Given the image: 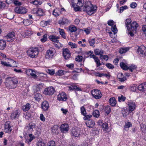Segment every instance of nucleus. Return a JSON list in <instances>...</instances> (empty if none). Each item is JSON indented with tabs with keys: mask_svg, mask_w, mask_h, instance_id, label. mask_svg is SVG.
Here are the masks:
<instances>
[{
	"mask_svg": "<svg viewBox=\"0 0 146 146\" xmlns=\"http://www.w3.org/2000/svg\"><path fill=\"white\" fill-rule=\"evenodd\" d=\"M18 82L17 78L13 77H9L6 78L5 84L7 88L9 89H14L17 86Z\"/></svg>",
	"mask_w": 146,
	"mask_h": 146,
	"instance_id": "f257e3e1",
	"label": "nucleus"
},
{
	"mask_svg": "<svg viewBox=\"0 0 146 146\" xmlns=\"http://www.w3.org/2000/svg\"><path fill=\"white\" fill-rule=\"evenodd\" d=\"M83 10L86 11L88 15H91L96 12L97 7L92 5L90 2L87 1L85 3Z\"/></svg>",
	"mask_w": 146,
	"mask_h": 146,
	"instance_id": "f03ea898",
	"label": "nucleus"
},
{
	"mask_svg": "<svg viewBox=\"0 0 146 146\" xmlns=\"http://www.w3.org/2000/svg\"><path fill=\"white\" fill-rule=\"evenodd\" d=\"M127 105L128 111L127 110H124L122 112L123 116H127L134 111L135 108V104L134 102L132 101L128 102L127 103Z\"/></svg>",
	"mask_w": 146,
	"mask_h": 146,
	"instance_id": "7ed1b4c3",
	"label": "nucleus"
},
{
	"mask_svg": "<svg viewBox=\"0 0 146 146\" xmlns=\"http://www.w3.org/2000/svg\"><path fill=\"white\" fill-rule=\"evenodd\" d=\"M28 56L31 58L36 57L38 54V51L37 48H31L27 51Z\"/></svg>",
	"mask_w": 146,
	"mask_h": 146,
	"instance_id": "20e7f679",
	"label": "nucleus"
},
{
	"mask_svg": "<svg viewBox=\"0 0 146 146\" xmlns=\"http://www.w3.org/2000/svg\"><path fill=\"white\" fill-rule=\"evenodd\" d=\"M72 2L74 6H76L75 9L77 11H78L83 5L81 0H72Z\"/></svg>",
	"mask_w": 146,
	"mask_h": 146,
	"instance_id": "39448f33",
	"label": "nucleus"
},
{
	"mask_svg": "<svg viewBox=\"0 0 146 146\" xmlns=\"http://www.w3.org/2000/svg\"><path fill=\"white\" fill-rule=\"evenodd\" d=\"M137 51L141 57H145L146 56V48L145 46H141L139 47Z\"/></svg>",
	"mask_w": 146,
	"mask_h": 146,
	"instance_id": "423d86ee",
	"label": "nucleus"
},
{
	"mask_svg": "<svg viewBox=\"0 0 146 146\" xmlns=\"http://www.w3.org/2000/svg\"><path fill=\"white\" fill-rule=\"evenodd\" d=\"M91 93L93 96L96 99H100L102 97L101 92L98 90L94 89L92 90Z\"/></svg>",
	"mask_w": 146,
	"mask_h": 146,
	"instance_id": "0eeeda50",
	"label": "nucleus"
},
{
	"mask_svg": "<svg viewBox=\"0 0 146 146\" xmlns=\"http://www.w3.org/2000/svg\"><path fill=\"white\" fill-rule=\"evenodd\" d=\"M20 113V111L19 110L13 111L10 116L11 119L12 120L18 119L19 117Z\"/></svg>",
	"mask_w": 146,
	"mask_h": 146,
	"instance_id": "6e6552de",
	"label": "nucleus"
},
{
	"mask_svg": "<svg viewBox=\"0 0 146 146\" xmlns=\"http://www.w3.org/2000/svg\"><path fill=\"white\" fill-rule=\"evenodd\" d=\"M55 90L52 87H50L46 88L44 93L46 95H53L54 93Z\"/></svg>",
	"mask_w": 146,
	"mask_h": 146,
	"instance_id": "1a4fd4ad",
	"label": "nucleus"
},
{
	"mask_svg": "<svg viewBox=\"0 0 146 146\" xmlns=\"http://www.w3.org/2000/svg\"><path fill=\"white\" fill-rule=\"evenodd\" d=\"M15 33L13 32H12L9 33L5 36V38L7 39L8 42H11L13 41L15 38Z\"/></svg>",
	"mask_w": 146,
	"mask_h": 146,
	"instance_id": "9d476101",
	"label": "nucleus"
},
{
	"mask_svg": "<svg viewBox=\"0 0 146 146\" xmlns=\"http://www.w3.org/2000/svg\"><path fill=\"white\" fill-rule=\"evenodd\" d=\"M15 12L19 14H25L27 13L26 8L22 7H16L15 9Z\"/></svg>",
	"mask_w": 146,
	"mask_h": 146,
	"instance_id": "9b49d317",
	"label": "nucleus"
},
{
	"mask_svg": "<svg viewBox=\"0 0 146 146\" xmlns=\"http://www.w3.org/2000/svg\"><path fill=\"white\" fill-rule=\"evenodd\" d=\"M63 55L66 60H68L70 57V53L68 48H66L63 50Z\"/></svg>",
	"mask_w": 146,
	"mask_h": 146,
	"instance_id": "f8f14e48",
	"label": "nucleus"
},
{
	"mask_svg": "<svg viewBox=\"0 0 146 146\" xmlns=\"http://www.w3.org/2000/svg\"><path fill=\"white\" fill-rule=\"evenodd\" d=\"M60 128L62 133H66L69 130V126L66 123H64L61 125Z\"/></svg>",
	"mask_w": 146,
	"mask_h": 146,
	"instance_id": "ddd939ff",
	"label": "nucleus"
},
{
	"mask_svg": "<svg viewBox=\"0 0 146 146\" xmlns=\"http://www.w3.org/2000/svg\"><path fill=\"white\" fill-rule=\"evenodd\" d=\"M70 20L65 18L60 19L58 21V24L61 25H67L70 24Z\"/></svg>",
	"mask_w": 146,
	"mask_h": 146,
	"instance_id": "4468645a",
	"label": "nucleus"
},
{
	"mask_svg": "<svg viewBox=\"0 0 146 146\" xmlns=\"http://www.w3.org/2000/svg\"><path fill=\"white\" fill-rule=\"evenodd\" d=\"M67 99V96L66 94L64 92L60 93L58 95V100L59 101H65Z\"/></svg>",
	"mask_w": 146,
	"mask_h": 146,
	"instance_id": "2eb2a0df",
	"label": "nucleus"
},
{
	"mask_svg": "<svg viewBox=\"0 0 146 146\" xmlns=\"http://www.w3.org/2000/svg\"><path fill=\"white\" fill-rule=\"evenodd\" d=\"M49 49L47 50L45 54V58L48 59H51L52 58L54 55L53 51L52 50Z\"/></svg>",
	"mask_w": 146,
	"mask_h": 146,
	"instance_id": "dca6fc26",
	"label": "nucleus"
},
{
	"mask_svg": "<svg viewBox=\"0 0 146 146\" xmlns=\"http://www.w3.org/2000/svg\"><path fill=\"white\" fill-rule=\"evenodd\" d=\"M4 126L5 131L6 133H9L12 130L10 122L9 121H7L6 122Z\"/></svg>",
	"mask_w": 146,
	"mask_h": 146,
	"instance_id": "f3484780",
	"label": "nucleus"
},
{
	"mask_svg": "<svg viewBox=\"0 0 146 146\" xmlns=\"http://www.w3.org/2000/svg\"><path fill=\"white\" fill-rule=\"evenodd\" d=\"M26 73L28 76H31L34 78H36V75L35 71L31 69H28L26 71Z\"/></svg>",
	"mask_w": 146,
	"mask_h": 146,
	"instance_id": "a211bd4d",
	"label": "nucleus"
},
{
	"mask_svg": "<svg viewBox=\"0 0 146 146\" xmlns=\"http://www.w3.org/2000/svg\"><path fill=\"white\" fill-rule=\"evenodd\" d=\"M41 108L44 111H47L49 108V104L48 102L46 101H44L41 104Z\"/></svg>",
	"mask_w": 146,
	"mask_h": 146,
	"instance_id": "6ab92c4d",
	"label": "nucleus"
},
{
	"mask_svg": "<svg viewBox=\"0 0 146 146\" xmlns=\"http://www.w3.org/2000/svg\"><path fill=\"white\" fill-rule=\"evenodd\" d=\"M9 67H15L17 66L16 61L11 59H8Z\"/></svg>",
	"mask_w": 146,
	"mask_h": 146,
	"instance_id": "aec40b11",
	"label": "nucleus"
},
{
	"mask_svg": "<svg viewBox=\"0 0 146 146\" xmlns=\"http://www.w3.org/2000/svg\"><path fill=\"white\" fill-rule=\"evenodd\" d=\"M72 135L75 137H78L80 135V131L79 130L73 128L72 131Z\"/></svg>",
	"mask_w": 146,
	"mask_h": 146,
	"instance_id": "412c9836",
	"label": "nucleus"
},
{
	"mask_svg": "<svg viewBox=\"0 0 146 146\" xmlns=\"http://www.w3.org/2000/svg\"><path fill=\"white\" fill-rule=\"evenodd\" d=\"M138 26V24L135 21L133 22L131 25L130 27V29L133 31V32H136L137 28Z\"/></svg>",
	"mask_w": 146,
	"mask_h": 146,
	"instance_id": "4be33fe9",
	"label": "nucleus"
},
{
	"mask_svg": "<svg viewBox=\"0 0 146 146\" xmlns=\"http://www.w3.org/2000/svg\"><path fill=\"white\" fill-rule=\"evenodd\" d=\"M138 89L140 91H142L144 93L146 94V83L141 84L138 87Z\"/></svg>",
	"mask_w": 146,
	"mask_h": 146,
	"instance_id": "5701e85b",
	"label": "nucleus"
},
{
	"mask_svg": "<svg viewBox=\"0 0 146 146\" xmlns=\"http://www.w3.org/2000/svg\"><path fill=\"white\" fill-rule=\"evenodd\" d=\"M86 124L88 127L90 128H92L94 127L95 125L94 121L92 119H89L86 122Z\"/></svg>",
	"mask_w": 146,
	"mask_h": 146,
	"instance_id": "b1692460",
	"label": "nucleus"
},
{
	"mask_svg": "<svg viewBox=\"0 0 146 146\" xmlns=\"http://www.w3.org/2000/svg\"><path fill=\"white\" fill-rule=\"evenodd\" d=\"M131 20L130 19H127L125 22V24L127 28V29L128 30L130 31V27L131 26Z\"/></svg>",
	"mask_w": 146,
	"mask_h": 146,
	"instance_id": "393cba45",
	"label": "nucleus"
},
{
	"mask_svg": "<svg viewBox=\"0 0 146 146\" xmlns=\"http://www.w3.org/2000/svg\"><path fill=\"white\" fill-rule=\"evenodd\" d=\"M49 38L50 40L53 42H58V39L59 38L58 36L54 35H51L49 36Z\"/></svg>",
	"mask_w": 146,
	"mask_h": 146,
	"instance_id": "a878e982",
	"label": "nucleus"
},
{
	"mask_svg": "<svg viewBox=\"0 0 146 146\" xmlns=\"http://www.w3.org/2000/svg\"><path fill=\"white\" fill-rule=\"evenodd\" d=\"M116 101L115 98H110L109 100V102L110 105L112 106H114L116 105Z\"/></svg>",
	"mask_w": 146,
	"mask_h": 146,
	"instance_id": "bb28decb",
	"label": "nucleus"
},
{
	"mask_svg": "<svg viewBox=\"0 0 146 146\" xmlns=\"http://www.w3.org/2000/svg\"><path fill=\"white\" fill-rule=\"evenodd\" d=\"M6 46L5 41L3 40H0V49L3 50Z\"/></svg>",
	"mask_w": 146,
	"mask_h": 146,
	"instance_id": "cd10ccee",
	"label": "nucleus"
},
{
	"mask_svg": "<svg viewBox=\"0 0 146 146\" xmlns=\"http://www.w3.org/2000/svg\"><path fill=\"white\" fill-rule=\"evenodd\" d=\"M31 108V105L29 104H27L26 105H24L22 107V109L24 111L29 110Z\"/></svg>",
	"mask_w": 146,
	"mask_h": 146,
	"instance_id": "c85d7f7f",
	"label": "nucleus"
},
{
	"mask_svg": "<svg viewBox=\"0 0 146 146\" xmlns=\"http://www.w3.org/2000/svg\"><path fill=\"white\" fill-rule=\"evenodd\" d=\"M61 13V11L59 9H56L54 10L53 12V15L56 17L59 16Z\"/></svg>",
	"mask_w": 146,
	"mask_h": 146,
	"instance_id": "c756f323",
	"label": "nucleus"
},
{
	"mask_svg": "<svg viewBox=\"0 0 146 146\" xmlns=\"http://www.w3.org/2000/svg\"><path fill=\"white\" fill-rule=\"evenodd\" d=\"M42 97L41 94L40 93H37L35 94L34 96V98L37 101H39Z\"/></svg>",
	"mask_w": 146,
	"mask_h": 146,
	"instance_id": "7c9ffc66",
	"label": "nucleus"
},
{
	"mask_svg": "<svg viewBox=\"0 0 146 146\" xmlns=\"http://www.w3.org/2000/svg\"><path fill=\"white\" fill-rule=\"evenodd\" d=\"M69 30L71 32H74L77 30V28L74 25H70L69 27Z\"/></svg>",
	"mask_w": 146,
	"mask_h": 146,
	"instance_id": "2f4dec72",
	"label": "nucleus"
},
{
	"mask_svg": "<svg viewBox=\"0 0 146 146\" xmlns=\"http://www.w3.org/2000/svg\"><path fill=\"white\" fill-rule=\"evenodd\" d=\"M94 53L96 55H101L103 54V51L98 49H96L94 50Z\"/></svg>",
	"mask_w": 146,
	"mask_h": 146,
	"instance_id": "473e14b6",
	"label": "nucleus"
},
{
	"mask_svg": "<svg viewBox=\"0 0 146 146\" xmlns=\"http://www.w3.org/2000/svg\"><path fill=\"white\" fill-rule=\"evenodd\" d=\"M97 76L99 77H102L103 76L106 77L107 78H109L110 77V76L108 74H100L99 73H97Z\"/></svg>",
	"mask_w": 146,
	"mask_h": 146,
	"instance_id": "72a5a7b5",
	"label": "nucleus"
},
{
	"mask_svg": "<svg viewBox=\"0 0 146 146\" xmlns=\"http://www.w3.org/2000/svg\"><path fill=\"white\" fill-rule=\"evenodd\" d=\"M121 67L123 69L125 70H127L128 69V67L124 62H121L120 63Z\"/></svg>",
	"mask_w": 146,
	"mask_h": 146,
	"instance_id": "f704fd0d",
	"label": "nucleus"
},
{
	"mask_svg": "<svg viewBox=\"0 0 146 146\" xmlns=\"http://www.w3.org/2000/svg\"><path fill=\"white\" fill-rule=\"evenodd\" d=\"M129 48H120L119 50V52L121 54L125 53L128 50Z\"/></svg>",
	"mask_w": 146,
	"mask_h": 146,
	"instance_id": "c9c22d12",
	"label": "nucleus"
},
{
	"mask_svg": "<svg viewBox=\"0 0 146 146\" xmlns=\"http://www.w3.org/2000/svg\"><path fill=\"white\" fill-rule=\"evenodd\" d=\"M59 31L60 34L62 36V37L64 38H66V37L65 35L64 30L59 28Z\"/></svg>",
	"mask_w": 146,
	"mask_h": 146,
	"instance_id": "e433bc0d",
	"label": "nucleus"
},
{
	"mask_svg": "<svg viewBox=\"0 0 146 146\" xmlns=\"http://www.w3.org/2000/svg\"><path fill=\"white\" fill-rule=\"evenodd\" d=\"M52 131L54 134H56L58 133V127L56 126H54L52 128Z\"/></svg>",
	"mask_w": 146,
	"mask_h": 146,
	"instance_id": "4c0bfd02",
	"label": "nucleus"
},
{
	"mask_svg": "<svg viewBox=\"0 0 146 146\" xmlns=\"http://www.w3.org/2000/svg\"><path fill=\"white\" fill-rule=\"evenodd\" d=\"M40 25L43 27H46L48 25H49V21H42L40 22Z\"/></svg>",
	"mask_w": 146,
	"mask_h": 146,
	"instance_id": "58836bf2",
	"label": "nucleus"
},
{
	"mask_svg": "<svg viewBox=\"0 0 146 146\" xmlns=\"http://www.w3.org/2000/svg\"><path fill=\"white\" fill-rule=\"evenodd\" d=\"M38 15L39 16H42L43 15V11L40 8L38 9L36 12Z\"/></svg>",
	"mask_w": 146,
	"mask_h": 146,
	"instance_id": "ea45409f",
	"label": "nucleus"
},
{
	"mask_svg": "<svg viewBox=\"0 0 146 146\" xmlns=\"http://www.w3.org/2000/svg\"><path fill=\"white\" fill-rule=\"evenodd\" d=\"M64 74V71L62 70H58L55 74V75L59 76L63 75Z\"/></svg>",
	"mask_w": 146,
	"mask_h": 146,
	"instance_id": "a19ab883",
	"label": "nucleus"
},
{
	"mask_svg": "<svg viewBox=\"0 0 146 146\" xmlns=\"http://www.w3.org/2000/svg\"><path fill=\"white\" fill-rule=\"evenodd\" d=\"M81 113V114L84 116L86 115V112L85 108L84 106H82L80 108Z\"/></svg>",
	"mask_w": 146,
	"mask_h": 146,
	"instance_id": "79ce46f5",
	"label": "nucleus"
},
{
	"mask_svg": "<svg viewBox=\"0 0 146 146\" xmlns=\"http://www.w3.org/2000/svg\"><path fill=\"white\" fill-rule=\"evenodd\" d=\"M95 38L90 39L88 40V41L91 46H93L95 43Z\"/></svg>",
	"mask_w": 146,
	"mask_h": 146,
	"instance_id": "37998d69",
	"label": "nucleus"
},
{
	"mask_svg": "<svg viewBox=\"0 0 146 146\" xmlns=\"http://www.w3.org/2000/svg\"><path fill=\"white\" fill-rule=\"evenodd\" d=\"M35 125L34 124H29V126H27L26 127L27 129H28L29 131H31L35 127Z\"/></svg>",
	"mask_w": 146,
	"mask_h": 146,
	"instance_id": "c03bdc74",
	"label": "nucleus"
},
{
	"mask_svg": "<svg viewBox=\"0 0 146 146\" xmlns=\"http://www.w3.org/2000/svg\"><path fill=\"white\" fill-rule=\"evenodd\" d=\"M111 31L113 32V34L115 35L116 34L117 31V28L116 27V25H114L111 27Z\"/></svg>",
	"mask_w": 146,
	"mask_h": 146,
	"instance_id": "a18cd8bd",
	"label": "nucleus"
},
{
	"mask_svg": "<svg viewBox=\"0 0 146 146\" xmlns=\"http://www.w3.org/2000/svg\"><path fill=\"white\" fill-rule=\"evenodd\" d=\"M104 111L108 115L111 111V108L110 106H106L104 109Z\"/></svg>",
	"mask_w": 146,
	"mask_h": 146,
	"instance_id": "49530a36",
	"label": "nucleus"
},
{
	"mask_svg": "<svg viewBox=\"0 0 146 146\" xmlns=\"http://www.w3.org/2000/svg\"><path fill=\"white\" fill-rule=\"evenodd\" d=\"M46 72L51 75L55 74L54 70L53 69H48L46 70Z\"/></svg>",
	"mask_w": 146,
	"mask_h": 146,
	"instance_id": "de8ad7c7",
	"label": "nucleus"
},
{
	"mask_svg": "<svg viewBox=\"0 0 146 146\" xmlns=\"http://www.w3.org/2000/svg\"><path fill=\"white\" fill-rule=\"evenodd\" d=\"M93 115L94 116V117H98L100 115L99 111L97 110H95L93 112Z\"/></svg>",
	"mask_w": 146,
	"mask_h": 146,
	"instance_id": "09e8293b",
	"label": "nucleus"
},
{
	"mask_svg": "<svg viewBox=\"0 0 146 146\" xmlns=\"http://www.w3.org/2000/svg\"><path fill=\"white\" fill-rule=\"evenodd\" d=\"M118 99L119 102H124L125 101L126 98L123 95H121L120 96L118 97Z\"/></svg>",
	"mask_w": 146,
	"mask_h": 146,
	"instance_id": "8fccbe9b",
	"label": "nucleus"
},
{
	"mask_svg": "<svg viewBox=\"0 0 146 146\" xmlns=\"http://www.w3.org/2000/svg\"><path fill=\"white\" fill-rule=\"evenodd\" d=\"M137 68V66L134 65L132 64L130 66L128 67V69L132 72L133 70Z\"/></svg>",
	"mask_w": 146,
	"mask_h": 146,
	"instance_id": "3c124183",
	"label": "nucleus"
},
{
	"mask_svg": "<svg viewBox=\"0 0 146 146\" xmlns=\"http://www.w3.org/2000/svg\"><path fill=\"white\" fill-rule=\"evenodd\" d=\"M47 34H44L43 36V38L41 39V41L42 42H44L46 41L47 39Z\"/></svg>",
	"mask_w": 146,
	"mask_h": 146,
	"instance_id": "603ef678",
	"label": "nucleus"
},
{
	"mask_svg": "<svg viewBox=\"0 0 146 146\" xmlns=\"http://www.w3.org/2000/svg\"><path fill=\"white\" fill-rule=\"evenodd\" d=\"M83 57L81 56L78 55L76 58V61L78 62H81L82 60Z\"/></svg>",
	"mask_w": 146,
	"mask_h": 146,
	"instance_id": "864d4df0",
	"label": "nucleus"
},
{
	"mask_svg": "<svg viewBox=\"0 0 146 146\" xmlns=\"http://www.w3.org/2000/svg\"><path fill=\"white\" fill-rule=\"evenodd\" d=\"M88 54L89 56L91 58H93L96 56L94 54L93 52H92L91 51L88 52Z\"/></svg>",
	"mask_w": 146,
	"mask_h": 146,
	"instance_id": "5fc2aeb1",
	"label": "nucleus"
},
{
	"mask_svg": "<svg viewBox=\"0 0 146 146\" xmlns=\"http://www.w3.org/2000/svg\"><path fill=\"white\" fill-rule=\"evenodd\" d=\"M38 146H45V144L42 141H39L37 143Z\"/></svg>",
	"mask_w": 146,
	"mask_h": 146,
	"instance_id": "6e6d98bb",
	"label": "nucleus"
},
{
	"mask_svg": "<svg viewBox=\"0 0 146 146\" xmlns=\"http://www.w3.org/2000/svg\"><path fill=\"white\" fill-rule=\"evenodd\" d=\"M100 58L101 59H104L107 61L108 59V57L107 55H103L102 54L100 56Z\"/></svg>",
	"mask_w": 146,
	"mask_h": 146,
	"instance_id": "4d7b16f0",
	"label": "nucleus"
},
{
	"mask_svg": "<svg viewBox=\"0 0 146 146\" xmlns=\"http://www.w3.org/2000/svg\"><path fill=\"white\" fill-rule=\"evenodd\" d=\"M68 44L71 46L72 48H76L77 47V45L75 43H73L72 42H69Z\"/></svg>",
	"mask_w": 146,
	"mask_h": 146,
	"instance_id": "13d9d810",
	"label": "nucleus"
},
{
	"mask_svg": "<svg viewBox=\"0 0 146 146\" xmlns=\"http://www.w3.org/2000/svg\"><path fill=\"white\" fill-rule=\"evenodd\" d=\"M106 65L109 69H112L114 68L113 65L110 63L106 64Z\"/></svg>",
	"mask_w": 146,
	"mask_h": 146,
	"instance_id": "bf43d9fd",
	"label": "nucleus"
},
{
	"mask_svg": "<svg viewBox=\"0 0 146 146\" xmlns=\"http://www.w3.org/2000/svg\"><path fill=\"white\" fill-rule=\"evenodd\" d=\"M132 126V124L130 122H127L125 123V128H129V127H131Z\"/></svg>",
	"mask_w": 146,
	"mask_h": 146,
	"instance_id": "052dcab7",
	"label": "nucleus"
},
{
	"mask_svg": "<svg viewBox=\"0 0 146 146\" xmlns=\"http://www.w3.org/2000/svg\"><path fill=\"white\" fill-rule=\"evenodd\" d=\"M127 7L125 5L120 7V8L119 12L121 13L123 10L125 9H127Z\"/></svg>",
	"mask_w": 146,
	"mask_h": 146,
	"instance_id": "680f3d73",
	"label": "nucleus"
},
{
	"mask_svg": "<svg viewBox=\"0 0 146 146\" xmlns=\"http://www.w3.org/2000/svg\"><path fill=\"white\" fill-rule=\"evenodd\" d=\"M1 64L3 65L7 66L9 67L8 66V59L7 60V61L4 62L2 61H1Z\"/></svg>",
	"mask_w": 146,
	"mask_h": 146,
	"instance_id": "e2e57ef3",
	"label": "nucleus"
},
{
	"mask_svg": "<svg viewBox=\"0 0 146 146\" xmlns=\"http://www.w3.org/2000/svg\"><path fill=\"white\" fill-rule=\"evenodd\" d=\"M108 25L111 26V27L114 25V21L113 20H110L108 21Z\"/></svg>",
	"mask_w": 146,
	"mask_h": 146,
	"instance_id": "0e129e2a",
	"label": "nucleus"
},
{
	"mask_svg": "<svg viewBox=\"0 0 146 146\" xmlns=\"http://www.w3.org/2000/svg\"><path fill=\"white\" fill-rule=\"evenodd\" d=\"M84 117V120H88L92 116V115H85Z\"/></svg>",
	"mask_w": 146,
	"mask_h": 146,
	"instance_id": "69168bd1",
	"label": "nucleus"
},
{
	"mask_svg": "<svg viewBox=\"0 0 146 146\" xmlns=\"http://www.w3.org/2000/svg\"><path fill=\"white\" fill-rule=\"evenodd\" d=\"M102 127L105 129H108V125L106 123H104L102 125Z\"/></svg>",
	"mask_w": 146,
	"mask_h": 146,
	"instance_id": "338daca9",
	"label": "nucleus"
},
{
	"mask_svg": "<svg viewBox=\"0 0 146 146\" xmlns=\"http://www.w3.org/2000/svg\"><path fill=\"white\" fill-rule=\"evenodd\" d=\"M137 6V4L136 3L133 2L131 3L130 5V7L133 8H135Z\"/></svg>",
	"mask_w": 146,
	"mask_h": 146,
	"instance_id": "774afa93",
	"label": "nucleus"
}]
</instances>
